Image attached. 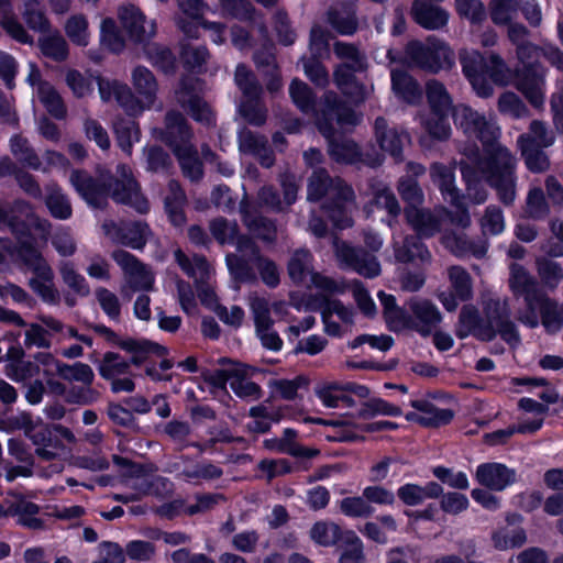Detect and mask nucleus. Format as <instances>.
Instances as JSON below:
<instances>
[{
	"label": "nucleus",
	"instance_id": "8",
	"mask_svg": "<svg viewBox=\"0 0 563 563\" xmlns=\"http://www.w3.org/2000/svg\"><path fill=\"white\" fill-rule=\"evenodd\" d=\"M2 247L10 256H15L23 265L30 268L34 275L49 280L53 269L43 257L36 245L35 236L13 242L11 239L2 241Z\"/></svg>",
	"mask_w": 563,
	"mask_h": 563
},
{
	"label": "nucleus",
	"instance_id": "26",
	"mask_svg": "<svg viewBox=\"0 0 563 563\" xmlns=\"http://www.w3.org/2000/svg\"><path fill=\"white\" fill-rule=\"evenodd\" d=\"M394 93L408 104H416L422 97V90L417 79L408 71L395 69L390 74Z\"/></svg>",
	"mask_w": 563,
	"mask_h": 563
},
{
	"label": "nucleus",
	"instance_id": "6",
	"mask_svg": "<svg viewBox=\"0 0 563 563\" xmlns=\"http://www.w3.org/2000/svg\"><path fill=\"white\" fill-rule=\"evenodd\" d=\"M406 309L409 322H401L399 332L410 330L427 338L442 321L439 308L427 298L411 297L406 301Z\"/></svg>",
	"mask_w": 563,
	"mask_h": 563
},
{
	"label": "nucleus",
	"instance_id": "11",
	"mask_svg": "<svg viewBox=\"0 0 563 563\" xmlns=\"http://www.w3.org/2000/svg\"><path fill=\"white\" fill-rule=\"evenodd\" d=\"M355 198L354 190L343 178L335 177V181L323 203V210L334 227L343 230L353 225V220L346 214L345 205Z\"/></svg>",
	"mask_w": 563,
	"mask_h": 563
},
{
	"label": "nucleus",
	"instance_id": "56",
	"mask_svg": "<svg viewBox=\"0 0 563 563\" xmlns=\"http://www.w3.org/2000/svg\"><path fill=\"white\" fill-rule=\"evenodd\" d=\"M100 43L111 53L115 54L121 53L125 46L124 38L111 18H106L101 22Z\"/></svg>",
	"mask_w": 563,
	"mask_h": 563
},
{
	"label": "nucleus",
	"instance_id": "30",
	"mask_svg": "<svg viewBox=\"0 0 563 563\" xmlns=\"http://www.w3.org/2000/svg\"><path fill=\"white\" fill-rule=\"evenodd\" d=\"M537 303L545 332L549 334L559 332L563 328V305H559L544 292L539 296Z\"/></svg>",
	"mask_w": 563,
	"mask_h": 563
},
{
	"label": "nucleus",
	"instance_id": "50",
	"mask_svg": "<svg viewBox=\"0 0 563 563\" xmlns=\"http://www.w3.org/2000/svg\"><path fill=\"white\" fill-rule=\"evenodd\" d=\"M335 181L323 167L316 168L308 180V200L318 202L325 198Z\"/></svg>",
	"mask_w": 563,
	"mask_h": 563
},
{
	"label": "nucleus",
	"instance_id": "62",
	"mask_svg": "<svg viewBox=\"0 0 563 563\" xmlns=\"http://www.w3.org/2000/svg\"><path fill=\"white\" fill-rule=\"evenodd\" d=\"M302 63L305 75L316 87L325 88L329 85V71L321 57H302Z\"/></svg>",
	"mask_w": 563,
	"mask_h": 563
},
{
	"label": "nucleus",
	"instance_id": "13",
	"mask_svg": "<svg viewBox=\"0 0 563 563\" xmlns=\"http://www.w3.org/2000/svg\"><path fill=\"white\" fill-rule=\"evenodd\" d=\"M220 365H230L229 368H218L212 372L206 371L201 374L203 382L209 386V393L213 397H218L219 394H223L225 398L232 399L228 390V383L233 378H241L243 375H249V366L239 361H234L230 357H220Z\"/></svg>",
	"mask_w": 563,
	"mask_h": 563
},
{
	"label": "nucleus",
	"instance_id": "60",
	"mask_svg": "<svg viewBox=\"0 0 563 563\" xmlns=\"http://www.w3.org/2000/svg\"><path fill=\"white\" fill-rule=\"evenodd\" d=\"M53 280L54 276L46 280L35 275L30 278L29 286L44 303L57 306L60 302V295Z\"/></svg>",
	"mask_w": 563,
	"mask_h": 563
},
{
	"label": "nucleus",
	"instance_id": "16",
	"mask_svg": "<svg viewBox=\"0 0 563 563\" xmlns=\"http://www.w3.org/2000/svg\"><path fill=\"white\" fill-rule=\"evenodd\" d=\"M475 481L492 492H503L517 482V473L499 462H485L476 467Z\"/></svg>",
	"mask_w": 563,
	"mask_h": 563
},
{
	"label": "nucleus",
	"instance_id": "25",
	"mask_svg": "<svg viewBox=\"0 0 563 563\" xmlns=\"http://www.w3.org/2000/svg\"><path fill=\"white\" fill-rule=\"evenodd\" d=\"M118 147L128 156L133 153V145L141 141V129L134 119L117 117L112 124Z\"/></svg>",
	"mask_w": 563,
	"mask_h": 563
},
{
	"label": "nucleus",
	"instance_id": "42",
	"mask_svg": "<svg viewBox=\"0 0 563 563\" xmlns=\"http://www.w3.org/2000/svg\"><path fill=\"white\" fill-rule=\"evenodd\" d=\"M526 167L531 173H544L550 167V159L543 151V146L534 145L531 139H526V144H518Z\"/></svg>",
	"mask_w": 563,
	"mask_h": 563
},
{
	"label": "nucleus",
	"instance_id": "23",
	"mask_svg": "<svg viewBox=\"0 0 563 563\" xmlns=\"http://www.w3.org/2000/svg\"><path fill=\"white\" fill-rule=\"evenodd\" d=\"M119 19L129 38L134 43H145L153 36V34H146L144 26L146 18L134 4L122 7L119 10Z\"/></svg>",
	"mask_w": 563,
	"mask_h": 563
},
{
	"label": "nucleus",
	"instance_id": "64",
	"mask_svg": "<svg viewBox=\"0 0 563 563\" xmlns=\"http://www.w3.org/2000/svg\"><path fill=\"white\" fill-rule=\"evenodd\" d=\"M68 38L78 46H87L89 43L88 21L82 14L71 15L65 25Z\"/></svg>",
	"mask_w": 563,
	"mask_h": 563
},
{
	"label": "nucleus",
	"instance_id": "31",
	"mask_svg": "<svg viewBox=\"0 0 563 563\" xmlns=\"http://www.w3.org/2000/svg\"><path fill=\"white\" fill-rule=\"evenodd\" d=\"M378 300L383 307V317L386 322L387 329L391 332L398 333L401 322L408 324L409 318L407 317L406 305L400 307L397 305L396 297L387 294L384 290L377 292Z\"/></svg>",
	"mask_w": 563,
	"mask_h": 563
},
{
	"label": "nucleus",
	"instance_id": "55",
	"mask_svg": "<svg viewBox=\"0 0 563 563\" xmlns=\"http://www.w3.org/2000/svg\"><path fill=\"white\" fill-rule=\"evenodd\" d=\"M227 266L231 277L238 283H254L256 274L246 258L236 254L225 256Z\"/></svg>",
	"mask_w": 563,
	"mask_h": 563
},
{
	"label": "nucleus",
	"instance_id": "45",
	"mask_svg": "<svg viewBox=\"0 0 563 563\" xmlns=\"http://www.w3.org/2000/svg\"><path fill=\"white\" fill-rule=\"evenodd\" d=\"M98 373L104 380H109L131 374V365L120 353L108 351L98 364Z\"/></svg>",
	"mask_w": 563,
	"mask_h": 563
},
{
	"label": "nucleus",
	"instance_id": "19",
	"mask_svg": "<svg viewBox=\"0 0 563 563\" xmlns=\"http://www.w3.org/2000/svg\"><path fill=\"white\" fill-rule=\"evenodd\" d=\"M340 258L365 278H375L380 275L382 267L378 260L356 247L343 244L339 251Z\"/></svg>",
	"mask_w": 563,
	"mask_h": 563
},
{
	"label": "nucleus",
	"instance_id": "10",
	"mask_svg": "<svg viewBox=\"0 0 563 563\" xmlns=\"http://www.w3.org/2000/svg\"><path fill=\"white\" fill-rule=\"evenodd\" d=\"M71 184L79 196L95 209H103L111 192L110 174L106 177H93L85 170H74Z\"/></svg>",
	"mask_w": 563,
	"mask_h": 563
},
{
	"label": "nucleus",
	"instance_id": "7",
	"mask_svg": "<svg viewBox=\"0 0 563 563\" xmlns=\"http://www.w3.org/2000/svg\"><path fill=\"white\" fill-rule=\"evenodd\" d=\"M110 197L114 202L129 206L140 214H146L150 211V202L142 194L139 181L124 166L122 167L121 178L110 174Z\"/></svg>",
	"mask_w": 563,
	"mask_h": 563
},
{
	"label": "nucleus",
	"instance_id": "1",
	"mask_svg": "<svg viewBox=\"0 0 563 563\" xmlns=\"http://www.w3.org/2000/svg\"><path fill=\"white\" fill-rule=\"evenodd\" d=\"M462 73L481 98H489L494 93V85L508 84L509 68L503 57L496 53L488 55L479 51L460 54Z\"/></svg>",
	"mask_w": 563,
	"mask_h": 563
},
{
	"label": "nucleus",
	"instance_id": "54",
	"mask_svg": "<svg viewBox=\"0 0 563 563\" xmlns=\"http://www.w3.org/2000/svg\"><path fill=\"white\" fill-rule=\"evenodd\" d=\"M273 29L276 33L277 42L283 46H291L297 40V32L291 25L288 12L280 8L277 9L272 18Z\"/></svg>",
	"mask_w": 563,
	"mask_h": 563
},
{
	"label": "nucleus",
	"instance_id": "14",
	"mask_svg": "<svg viewBox=\"0 0 563 563\" xmlns=\"http://www.w3.org/2000/svg\"><path fill=\"white\" fill-rule=\"evenodd\" d=\"M409 405L417 411H408L405 419L415 422L423 428H441L450 424L454 419L455 412L450 408H439L429 399H412Z\"/></svg>",
	"mask_w": 563,
	"mask_h": 563
},
{
	"label": "nucleus",
	"instance_id": "53",
	"mask_svg": "<svg viewBox=\"0 0 563 563\" xmlns=\"http://www.w3.org/2000/svg\"><path fill=\"white\" fill-rule=\"evenodd\" d=\"M526 541L527 533L523 528L499 529L492 533L493 545L498 551L521 548Z\"/></svg>",
	"mask_w": 563,
	"mask_h": 563
},
{
	"label": "nucleus",
	"instance_id": "17",
	"mask_svg": "<svg viewBox=\"0 0 563 563\" xmlns=\"http://www.w3.org/2000/svg\"><path fill=\"white\" fill-rule=\"evenodd\" d=\"M376 141L382 151L388 153L395 162L404 161V144L410 142V135L405 130L389 128L384 117H377L374 122Z\"/></svg>",
	"mask_w": 563,
	"mask_h": 563
},
{
	"label": "nucleus",
	"instance_id": "15",
	"mask_svg": "<svg viewBox=\"0 0 563 563\" xmlns=\"http://www.w3.org/2000/svg\"><path fill=\"white\" fill-rule=\"evenodd\" d=\"M164 129L157 131V139L170 151L192 143L194 132L185 115L178 110H168L164 118Z\"/></svg>",
	"mask_w": 563,
	"mask_h": 563
},
{
	"label": "nucleus",
	"instance_id": "20",
	"mask_svg": "<svg viewBox=\"0 0 563 563\" xmlns=\"http://www.w3.org/2000/svg\"><path fill=\"white\" fill-rule=\"evenodd\" d=\"M220 3L225 15L245 22L250 26H257L262 35L267 33L264 16L256 10L251 0H220Z\"/></svg>",
	"mask_w": 563,
	"mask_h": 563
},
{
	"label": "nucleus",
	"instance_id": "22",
	"mask_svg": "<svg viewBox=\"0 0 563 563\" xmlns=\"http://www.w3.org/2000/svg\"><path fill=\"white\" fill-rule=\"evenodd\" d=\"M172 153L176 157L185 178H188L191 183H199L203 178V162L194 143L177 146L172 150Z\"/></svg>",
	"mask_w": 563,
	"mask_h": 563
},
{
	"label": "nucleus",
	"instance_id": "5",
	"mask_svg": "<svg viewBox=\"0 0 563 563\" xmlns=\"http://www.w3.org/2000/svg\"><path fill=\"white\" fill-rule=\"evenodd\" d=\"M484 314L482 342H490L499 334L501 340L511 346L520 343L519 331L510 319L511 312L506 301L490 300L484 307Z\"/></svg>",
	"mask_w": 563,
	"mask_h": 563
},
{
	"label": "nucleus",
	"instance_id": "44",
	"mask_svg": "<svg viewBox=\"0 0 563 563\" xmlns=\"http://www.w3.org/2000/svg\"><path fill=\"white\" fill-rule=\"evenodd\" d=\"M427 99L431 113H452L455 107L445 86L435 79L427 84Z\"/></svg>",
	"mask_w": 563,
	"mask_h": 563
},
{
	"label": "nucleus",
	"instance_id": "52",
	"mask_svg": "<svg viewBox=\"0 0 563 563\" xmlns=\"http://www.w3.org/2000/svg\"><path fill=\"white\" fill-rule=\"evenodd\" d=\"M312 255L307 249H299L294 252L287 263V273L295 285H301L309 273V265Z\"/></svg>",
	"mask_w": 563,
	"mask_h": 563
},
{
	"label": "nucleus",
	"instance_id": "48",
	"mask_svg": "<svg viewBox=\"0 0 563 563\" xmlns=\"http://www.w3.org/2000/svg\"><path fill=\"white\" fill-rule=\"evenodd\" d=\"M10 151L12 155L24 166L37 170L41 167V159L26 137L14 134L10 139Z\"/></svg>",
	"mask_w": 563,
	"mask_h": 563
},
{
	"label": "nucleus",
	"instance_id": "36",
	"mask_svg": "<svg viewBox=\"0 0 563 563\" xmlns=\"http://www.w3.org/2000/svg\"><path fill=\"white\" fill-rule=\"evenodd\" d=\"M111 256L125 274L140 276L142 289H152L153 278L145 272L143 263L135 255L124 250H114Z\"/></svg>",
	"mask_w": 563,
	"mask_h": 563
},
{
	"label": "nucleus",
	"instance_id": "9",
	"mask_svg": "<svg viewBox=\"0 0 563 563\" xmlns=\"http://www.w3.org/2000/svg\"><path fill=\"white\" fill-rule=\"evenodd\" d=\"M452 119L457 129H461L468 137L478 140L482 145H492L493 141L497 139L485 115L467 104L455 106Z\"/></svg>",
	"mask_w": 563,
	"mask_h": 563
},
{
	"label": "nucleus",
	"instance_id": "37",
	"mask_svg": "<svg viewBox=\"0 0 563 563\" xmlns=\"http://www.w3.org/2000/svg\"><path fill=\"white\" fill-rule=\"evenodd\" d=\"M132 84L136 93L151 107L156 100L158 90L154 74L147 67L139 65L132 71Z\"/></svg>",
	"mask_w": 563,
	"mask_h": 563
},
{
	"label": "nucleus",
	"instance_id": "63",
	"mask_svg": "<svg viewBox=\"0 0 563 563\" xmlns=\"http://www.w3.org/2000/svg\"><path fill=\"white\" fill-rule=\"evenodd\" d=\"M453 292L461 301H467L473 296L471 275L461 266L450 269Z\"/></svg>",
	"mask_w": 563,
	"mask_h": 563
},
{
	"label": "nucleus",
	"instance_id": "61",
	"mask_svg": "<svg viewBox=\"0 0 563 563\" xmlns=\"http://www.w3.org/2000/svg\"><path fill=\"white\" fill-rule=\"evenodd\" d=\"M185 202L186 195L181 189L178 192H174L173 197H166L165 199V211L169 222L175 228H181L187 222V216L184 210Z\"/></svg>",
	"mask_w": 563,
	"mask_h": 563
},
{
	"label": "nucleus",
	"instance_id": "3",
	"mask_svg": "<svg viewBox=\"0 0 563 563\" xmlns=\"http://www.w3.org/2000/svg\"><path fill=\"white\" fill-rule=\"evenodd\" d=\"M404 54L408 65L430 74L450 70L455 64L451 47L435 36H428L427 43L419 40L408 41Z\"/></svg>",
	"mask_w": 563,
	"mask_h": 563
},
{
	"label": "nucleus",
	"instance_id": "21",
	"mask_svg": "<svg viewBox=\"0 0 563 563\" xmlns=\"http://www.w3.org/2000/svg\"><path fill=\"white\" fill-rule=\"evenodd\" d=\"M113 240L133 250H142L147 243V235L151 232L145 221H128L120 224L112 223Z\"/></svg>",
	"mask_w": 563,
	"mask_h": 563
},
{
	"label": "nucleus",
	"instance_id": "12",
	"mask_svg": "<svg viewBox=\"0 0 563 563\" xmlns=\"http://www.w3.org/2000/svg\"><path fill=\"white\" fill-rule=\"evenodd\" d=\"M515 86L518 91L536 109H540L544 103V68L542 65H527L517 67L514 74Z\"/></svg>",
	"mask_w": 563,
	"mask_h": 563
},
{
	"label": "nucleus",
	"instance_id": "35",
	"mask_svg": "<svg viewBox=\"0 0 563 563\" xmlns=\"http://www.w3.org/2000/svg\"><path fill=\"white\" fill-rule=\"evenodd\" d=\"M431 177L444 197L451 203H457L462 198L459 189L455 186V175L452 168L443 163H434L431 166Z\"/></svg>",
	"mask_w": 563,
	"mask_h": 563
},
{
	"label": "nucleus",
	"instance_id": "29",
	"mask_svg": "<svg viewBox=\"0 0 563 563\" xmlns=\"http://www.w3.org/2000/svg\"><path fill=\"white\" fill-rule=\"evenodd\" d=\"M341 99L333 91L324 93L322 107L316 113V125L323 137H330L336 134L334 120L339 110Z\"/></svg>",
	"mask_w": 563,
	"mask_h": 563
},
{
	"label": "nucleus",
	"instance_id": "27",
	"mask_svg": "<svg viewBox=\"0 0 563 563\" xmlns=\"http://www.w3.org/2000/svg\"><path fill=\"white\" fill-rule=\"evenodd\" d=\"M324 139L328 142V153L334 162L345 165L362 162L363 154L355 141L343 137L338 139L336 134Z\"/></svg>",
	"mask_w": 563,
	"mask_h": 563
},
{
	"label": "nucleus",
	"instance_id": "18",
	"mask_svg": "<svg viewBox=\"0 0 563 563\" xmlns=\"http://www.w3.org/2000/svg\"><path fill=\"white\" fill-rule=\"evenodd\" d=\"M410 14L415 23L428 31L445 27L450 19L445 9L427 0H413Z\"/></svg>",
	"mask_w": 563,
	"mask_h": 563
},
{
	"label": "nucleus",
	"instance_id": "4",
	"mask_svg": "<svg viewBox=\"0 0 563 563\" xmlns=\"http://www.w3.org/2000/svg\"><path fill=\"white\" fill-rule=\"evenodd\" d=\"M95 333L103 336L106 342L117 346L131 354L128 362L130 365L140 367L145 363L150 355L164 357L169 353L168 347L145 338L136 339L132 336L121 338L114 330L103 323H97L91 327Z\"/></svg>",
	"mask_w": 563,
	"mask_h": 563
},
{
	"label": "nucleus",
	"instance_id": "59",
	"mask_svg": "<svg viewBox=\"0 0 563 563\" xmlns=\"http://www.w3.org/2000/svg\"><path fill=\"white\" fill-rule=\"evenodd\" d=\"M339 508L341 514L350 518H368L375 512V508L367 504L363 495L342 498Z\"/></svg>",
	"mask_w": 563,
	"mask_h": 563
},
{
	"label": "nucleus",
	"instance_id": "46",
	"mask_svg": "<svg viewBox=\"0 0 563 563\" xmlns=\"http://www.w3.org/2000/svg\"><path fill=\"white\" fill-rule=\"evenodd\" d=\"M40 101L46 111L56 120H64L67 115V107L60 93L47 81L40 85Z\"/></svg>",
	"mask_w": 563,
	"mask_h": 563
},
{
	"label": "nucleus",
	"instance_id": "2",
	"mask_svg": "<svg viewBox=\"0 0 563 563\" xmlns=\"http://www.w3.org/2000/svg\"><path fill=\"white\" fill-rule=\"evenodd\" d=\"M483 148L485 181L496 190L501 203L511 206L516 198L517 161L507 147L497 142V139L492 145H483Z\"/></svg>",
	"mask_w": 563,
	"mask_h": 563
},
{
	"label": "nucleus",
	"instance_id": "32",
	"mask_svg": "<svg viewBox=\"0 0 563 563\" xmlns=\"http://www.w3.org/2000/svg\"><path fill=\"white\" fill-rule=\"evenodd\" d=\"M404 213L407 222L416 231V235L432 238L439 230L438 220L429 211L419 209L417 206H406Z\"/></svg>",
	"mask_w": 563,
	"mask_h": 563
},
{
	"label": "nucleus",
	"instance_id": "38",
	"mask_svg": "<svg viewBox=\"0 0 563 563\" xmlns=\"http://www.w3.org/2000/svg\"><path fill=\"white\" fill-rule=\"evenodd\" d=\"M366 68L367 65H361L358 67L356 64L341 63L336 65L333 70L334 84L344 95L347 93V87H354L358 91V100H363L364 86L357 81L355 73H362Z\"/></svg>",
	"mask_w": 563,
	"mask_h": 563
},
{
	"label": "nucleus",
	"instance_id": "49",
	"mask_svg": "<svg viewBox=\"0 0 563 563\" xmlns=\"http://www.w3.org/2000/svg\"><path fill=\"white\" fill-rule=\"evenodd\" d=\"M45 206L51 216L58 220H67L73 214L71 205L67 196L63 194L62 188L57 185L47 188Z\"/></svg>",
	"mask_w": 563,
	"mask_h": 563
},
{
	"label": "nucleus",
	"instance_id": "34",
	"mask_svg": "<svg viewBox=\"0 0 563 563\" xmlns=\"http://www.w3.org/2000/svg\"><path fill=\"white\" fill-rule=\"evenodd\" d=\"M484 324V319L481 317L478 310L473 305H465L462 307L459 314V325L455 330V335L463 340L468 335L475 336L482 341L481 334Z\"/></svg>",
	"mask_w": 563,
	"mask_h": 563
},
{
	"label": "nucleus",
	"instance_id": "33",
	"mask_svg": "<svg viewBox=\"0 0 563 563\" xmlns=\"http://www.w3.org/2000/svg\"><path fill=\"white\" fill-rule=\"evenodd\" d=\"M181 108L189 117L205 128H213L217 124V114L212 107L201 96L183 99Z\"/></svg>",
	"mask_w": 563,
	"mask_h": 563
},
{
	"label": "nucleus",
	"instance_id": "39",
	"mask_svg": "<svg viewBox=\"0 0 563 563\" xmlns=\"http://www.w3.org/2000/svg\"><path fill=\"white\" fill-rule=\"evenodd\" d=\"M289 96L292 103L305 114L316 112L317 95L313 89L299 78H294L289 85Z\"/></svg>",
	"mask_w": 563,
	"mask_h": 563
},
{
	"label": "nucleus",
	"instance_id": "47",
	"mask_svg": "<svg viewBox=\"0 0 563 563\" xmlns=\"http://www.w3.org/2000/svg\"><path fill=\"white\" fill-rule=\"evenodd\" d=\"M56 374L67 382H79L85 385H92L95 373L92 368L82 362H75L69 365L62 361L55 362Z\"/></svg>",
	"mask_w": 563,
	"mask_h": 563
},
{
	"label": "nucleus",
	"instance_id": "24",
	"mask_svg": "<svg viewBox=\"0 0 563 563\" xmlns=\"http://www.w3.org/2000/svg\"><path fill=\"white\" fill-rule=\"evenodd\" d=\"M509 287L515 296H522L525 300L538 299L543 294L536 278L520 264H511Z\"/></svg>",
	"mask_w": 563,
	"mask_h": 563
},
{
	"label": "nucleus",
	"instance_id": "58",
	"mask_svg": "<svg viewBox=\"0 0 563 563\" xmlns=\"http://www.w3.org/2000/svg\"><path fill=\"white\" fill-rule=\"evenodd\" d=\"M518 0H490L489 16L495 25L504 26L512 21L518 11Z\"/></svg>",
	"mask_w": 563,
	"mask_h": 563
},
{
	"label": "nucleus",
	"instance_id": "43",
	"mask_svg": "<svg viewBox=\"0 0 563 563\" xmlns=\"http://www.w3.org/2000/svg\"><path fill=\"white\" fill-rule=\"evenodd\" d=\"M148 62L165 75H173L177 69L176 56L168 46L153 43L145 49Z\"/></svg>",
	"mask_w": 563,
	"mask_h": 563
},
{
	"label": "nucleus",
	"instance_id": "40",
	"mask_svg": "<svg viewBox=\"0 0 563 563\" xmlns=\"http://www.w3.org/2000/svg\"><path fill=\"white\" fill-rule=\"evenodd\" d=\"M241 212L243 213L244 224L257 239L266 243H273L276 241L277 227L275 220L262 214L250 218L247 211L244 209L243 202L241 203Z\"/></svg>",
	"mask_w": 563,
	"mask_h": 563
},
{
	"label": "nucleus",
	"instance_id": "28",
	"mask_svg": "<svg viewBox=\"0 0 563 563\" xmlns=\"http://www.w3.org/2000/svg\"><path fill=\"white\" fill-rule=\"evenodd\" d=\"M423 235H407L402 245L395 249V258L398 263L409 264L419 260L421 263L431 261V253L422 241Z\"/></svg>",
	"mask_w": 563,
	"mask_h": 563
},
{
	"label": "nucleus",
	"instance_id": "57",
	"mask_svg": "<svg viewBox=\"0 0 563 563\" xmlns=\"http://www.w3.org/2000/svg\"><path fill=\"white\" fill-rule=\"evenodd\" d=\"M339 563H366L363 542L354 531L345 533Z\"/></svg>",
	"mask_w": 563,
	"mask_h": 563
},
{
	"label": "nucleus",
	"instance_id": "51",
	"mask_svg": "<svg viewBox=\"0 0 563 563\" xmlns=\"http://www.w3.org/2000/svg\"><path fill=\"white\" fill-rule=\"evenodd\" d=\"M235 84L246 99L260 100L263 88L256 79L254 73L245 65L240 63L235 68Z\"/></svg>",
	"mask_w": 563,
	"mask_h": 563
},
{
	"label": "nucleus",
	"instance_id": "41",
	"mask_svg": "<svg viewBox=\"0 0 563 563\" xmlns=\"http://www.w3.org/2000/svg\"><path fill=\"white\" fill-rule=\"evenodd\" d=\"M377 416L400 417L402 409L380 397L368 398L361 404L356 417L363 420H369Z\"/></svg>",
	"mask_w": 563,
	"mask_h": 563
}]
</instances>
